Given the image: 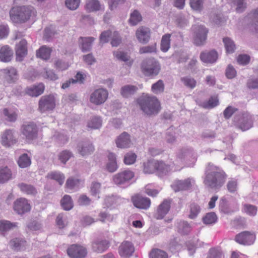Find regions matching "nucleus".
I'll use <instances>...</instances> for the list:
<instances>
[{
	"label": "nucleus",
	"instance_id": "nucleus-1",
	"mask_svg": "<svg viewBox=\"0 0 258 258\" xmlns=\"http://www.w3.org/2000/svg\"><path fill=\"white\" fill-rule=\"evenodd\" d=\"M205 174L204 183L207 187L216 190L220 188L224 184L226 175L219 167L210 163Z\"/></svg>",
	"mask_w": 258,
	"mask_h": 258
},
{
	"label": "nucleus",
	"instance_id": "nucleus-2",
	"mask_svg": "<svg viewBox=\"0 0 258 258\" xmlns=\"http://www.w3.org/2000/svg\"><path fill=\"white\" fill-rule=\"evenodd\" d=\"M138 104L142 111L147 115H156L161 109L160 103L155 96L143 95L137 100Z\"/></svg>",
	"mask_w": 258,
	"mask_h": 258
},
{
	"label": "nucleus",
	"instance_id": "nucleus-3",
	"mask_svg": "<svg viewBox=\"0 0 258 258\" xmlns=\"http://www.w3.org/2000/svg\"><path fill=\"white\" fill-rule=\"evenodd\" d=\"M34 14V9L30 6L14 7L10 11L11 21L18 24L26 22Z\"/></svg>",
	"mask_w": 258,
	"mask_h": 258
},
{
	"label": "nucleus",
	"instance_id": "nucleus-4",
	"mask_svg": "<svg viewBox=\"0 0 258 258\" xmlns=\"http://www.w3.org/2000/svg\"><path fill=\"white\" fill-rule=\"evenodd\" d=\"M143 73L146 76H157L160 70L159 62L154 58H149L143 61L141 65Z\"/></svg>",
	"mask_w": 258,
	"mask_h": 258
},
{
	"label": "nucleus",
	"instance_id": "nucleus-5",
	"mask_svg": "<svg viewBox=\"0 0 258 258\" xmlns=\"http://www.w3.org/2000/svg\"><path fill=\"white\" fill-rule=\"evenodd\" d=\"M192 29L194 43L197 46L203 45L207 40L208 30L202 25H195L192 27Z\"/></svg>",
	"mask_w": 258,
	"mask_h": 258
},
{
	"label": "nucleus",
	"instance_id": "nucleus-6",
	"mask_svg": "<svg viewBox=\"0 0 258 258\" xmlns=\"http://www.w3.org/2000/svg\"><path fill=\"white\" fill-rule=\"evenodd\" d=\"M38 127L33 122L24 123L21 127V133L28 141H32L37 139Z\"/></svg>",
	"mask_w": 258,
	"mask_h": 258
},
{
	"label": "nucleus",
	"instance_id": "nucleus-7",
	"mask_svg": "<svg viewBox=\"0 0 258 258\" xmlns=\"http://www.w3.org/2000/svg\"><path fill=\"white\" fill-rule=\"evenodd\" d=\"M108 96V92L106 89L103 88L97 89L91 94L90 101L96 105H100L106 101Z\"/></svg>",
	"mask_w": 258,
	"mask_h": 258
},
{
	"label": "nucleus",
	"instance_id": "nucleus-8",
	"mask_svg": "<svg viewBox=\"0 0 258 258\" xmlns=\"http://www.w3.org/2000/svg\"><path fill=\"white\" fill-rule=\"evenodd\" d=\"M55 106V100L53 95L42 96L39 102V110L41 112L53 110Z\"/></svg>",
	"mask_w": 258,
	"mask_h": 258
},
{
	"label": "nucleus",
	"instance_id": "nucleus-9",
	"mask_svg": "<svg viewBox=\"0 0 258 258\" xmlns=\"http://www.w3.org/2000/svg\"><path fill=\"white\" fill-rule=\"evenodd\" d=\"M234 121L238 127L242 131L247 130L252 126V116L248 113H244L240 116L235 117Z\"/></svg>",
	"mask_w": 258,
	"mask_h": 258
},
{
	"label": "nucleus",
	"instance_id": "nucleus-10",
	"mask_svg": "<svg viewBox=\"0 0 258 258\" xmlns=\"http://www.w3.org/2000/svg\"><path fill=\"white\" fill-rule=\"evenodd\" d=\"M135 176L134 173L130 170L121 171L113 176V182L118 185L129 182Z\"/></svg>",
	"mask_w": 258,
	"mask_h": 258
},
{
	"label": "nucleus",
	"instance_id": "nucleus-11",
	"mask_svg": "<svg viewBox=\"0 0 258 258\" xmlns=\"http://www.w3.org/2000/svg\"><path fill=\"white\" fill-rule=\"evenodd\" d=\"M1 138L2 144L6 147H10L17 142L14 130L8 129L5 131L2 135Z\"/></svg>",
	"mask_w": 258,
	"mask_h": 258
},
{
	"label": "nucleus",
	"instance_id": "nucleus-12",
	"mask_svg": "<svg viewBox=\"0 0 258 258\" xmlns=\"http://www.w3.org/2000/svg\"><path fill=\"white\" fill-rule=\"evenodd\" d=\"M172 200L171 199H165L158 206L154 217L157 219H162L168 213Z\"/></svg>",
	"mask_w": 258,
	"mask_h": 258
},
{
	"label": "nucleus",
	"instance_id": "nucleus-13",
	"mask_svg": "<svg viewBox=\"0 0 258 258\" xmlns=\"http://www.w3.org/2000/svg\"><path fill=\"white\" fill-rule=\"evenodd\" d=\"M67 253L72 258H83L87 254V250L83 246L73 244L68 248Z\"/></svg>",
	"mask_w": 258,
	"mask_h": 258
},
{
	"label": "nucleus",
	"instance_id": "nucleus-14",
	"mask_svg": "<svg viewBox=\"0 0 258 258\" xmlns=\"http://www.w3.org/2000/svg\"><path fill=\"white\" fill-rule=\"evenodd\" d=\"M255 239V235L248 231H243L235 236V240L239 244L243 245H250L252 244Z\"/></svg>",
	"mask_w": 258,
	"mask_h": 258
},
{
	"label": "nucleus",
	"instance_id": "nucleus-15",
	"mask_svg": "<svg viewBox=\"0 0 258 258\" xmlns=\"http://www.w3.org/2000/svg\"><path fill=\"white\" fill-rule=\"evenodd\" d=\"M136 36L140 43L143 44H146L150 39V30L146 27H140L136 32Z\"/></svg>",
	"mask_w": 258,
	"mask_h": 258
},
{
	"label": "nucleus",
	"instance_id": "nucleus-16",
	"mask_svg": "<svg viewBox=\"0 0 258 258\" xmlns=\"http://www.w3.org/2000/svg\"><path fill=\"white\" fill-rule=\"evenodd\" d=\"M135 251L133 244L130 241H125L121 243L118 248L120 255L124 258L131 256Z\"/></svg>",
	"mask_w": 258,
	"mask_h": 258
},
{
	"label": "nucleus",
	"instance_id": "nucleus-17",
	"mask_svg": "<svg viewBox=\"0 0 258 258\" xmlns=\"http://www.w3.org/2000/svg\"><path fill=\"white\" fill-rule=\"evenodd\" d=\"M132 201L134 205L140 209L147 210L151 205V201L149 198L140 195L132 197Z\"/></svg>",
	"mask_w": 258,
	"mask_h": 258
},
{
	"label": "nucleus",
	"instance_id": "nucleus-18",
	"mask_svg": "<svg viewBox=\"0 0 258 258\" xmlns=\"http://www.w3.org/2000/svg\"><path fill=\"white\" fill-rule=\"evenodd\" d=\"M14 209L18 214H23L29 211L31 207L27 200L25 199L20 198L15 202Z\"/></svg>",
	"mask_w": 258,
	"mask_h": 258
},
{
	"label": "nucleus",
	"instance_id": "nucleus-19",
	"mask_svg": "<svg viewBox=\"0 0 258 258\" xmlns=\"http://www.w3.org/2000/svg\"><path fill=\"white\" fill-rule=\"evenodd\" d=\"M115 143L116 146L121 149L130 148L132 145L130 136L126 132L120 135L116 139Z\"/></svg>",
	"mask_w": 258,
	"mask_h": 258
},
{
	"label": "nucleus",
	"instance_id": "nucleus-20",
	"mask_svg": "<svg viewBox=\"0 0 258 258\" xmlns=\"http://www.w3.org/2000/svg\"><path fill=\"white\" fill-rule=\"evenodd\" d=\"M78 153L82 156H88L94 151V147L89 142L80 143L77 146Z\"/></svg>",
	"mask_w": 258,
	"mask_h": 258
},
{
	"label": "nucleus",
	"instance_id": "nucleus-21",
	"mask_svg": "<svg viewBox=\"0 0 258 258\" xmlns=\"http://www.w3.org/2000/svg\"><path fill=\"white\" fill-rule=\"evenodd\" d=\"M200 58L204 62L213 63L218 59V53L215 50L204 51L201 53Z\"/></svg>",
	"mask_w": 258,
	"mask_h": 258
},
{
	"label": "nucleus",
	"instance_id": "nucleus-22",
	"mask_svg": "<svg viewBox=\"0 0 258 258\" xmlns=\"http://www.w3.org/2000/svg\"><path fill=\"white\" fill-rule=\"evenodd\" d=\"M16 53L17 59L22 61L23 58L27 54V41L23 39L16 45Z\"/></svg>",
	"mask_w": 258,
	"mask_h": 258
},
{
	"label": "nucleus",
	"instance_id": "nucleus-23",
	"mask_svg": "<svg viewBox=\"0 0 258 258\" xmlns=\"http://www.w3.org/2000/svg\"><path fill=\"white\" fill-rule=\"evenodd\" d=\"M10 247L14 250H24L27 247L26 240L22 238H15L10 240L9 242Z\"/></svg>",
	"mask_w": 258,
	"mask_h": 258
},
{
	"label": "nucleus",
	"instance_id": "nucleus-24",
	"mask_svg": "<svg viewBox=\"0 0 258 258\" xmlns=\"http://www.w3.org/2000/svg\"><path fill=\"white\" fill-rule=\"evenodd\" d=\"M191 179L188 178L184 180H177L171 185L173 189L175 191L188 189L191 185Z\"/></svg>",
	"mask_w": 258,
	"mask_h": 258
},
{
	"label": "nucleus",
	"instance_id": "nucleus-25",
	"mask_svg": "<svg viewBox=\"0 0 258 258\" xmlns=\"http://www.w3.org/2000/svg\"><path fill=\"white\" fill-rule=\"evenodd\" d=\"M95 38L93 37H83L79 39V43L81 50L83 52L88 51L91 49L92 44Z\"/></svg>",
	"mask_w": 258,
	"mask_h": 258
},
{
	"label": "nucleus",
	"instance_id": "nucleus-26",
	"mask_svg": "<svg viewBox=\"0 0 258 258\" xmlns=\"http://www.w3.org/2000/svg\"><path fill=\"white\" fill-rule=\"evenodd\" d=\"M13 52L8 45H4L0 49V59L3 62H9L13 57Z\"/></svg>",
	"mask_w": 258,
	"mask_h": 258
},
{
	"label": "nucleus",
	"instance_id": "nucleus-27",
	"mask_svg": "<svg viewBox=\"0 0 258 258\" xmlns=\"http://www.w3.org/2000/svg\"><path fill=\"white\" fill-rule=\"evenodd\" d=\"M109 245L107 241L105 240H96L92 245V250L97 253H101L107 249Z\"/></svg>",
	"mask_w": 258,
	"mask_h": 258
},
{
	"label": "nucleus",
	"instance_id": "nucleus-28",
	"mask_svg": "<svg viewBox=\"0 0 258 258\" xmlns=\"http://www.w3.org/2000/svg\"><path fill=\"white\" fill-rule=\"evenodd\" d=\"M113 54L118 60L125 62L128 66L131 67L132 65L133 60L131 58L127 53L117 50L113 51Z\"/></svg>",
	"mask_w": 258,
	"mask_h": 258
},
{
	"label": "nucleus",
	"instance_id": "nucleus-29",
	"mask_svg": "<svg viewBox=\"0 0 258 258\" xmlns=\"http://www.w3.org/2000/svg\"><path fill=\"white\" fill-rule=\"evenodd\" d=\"M108 162L106 164V169L109 172H114L118 168L116 160V155L112 153H109L108 155Z\"/></svg>",
	"mask_w": 258,
	"mask_h": 258
},
{
	"label": "nucleus",
	"instance_id": "nucleus-30",
	"mask_svg": "<svg viewBox=\"0 0 258 258\" xmlns=\"http://www.w3.org/2000/svg\"><path fill=\"white\" fill-rule=\"evenodd\" d=\"M44 90V86L40 83L37 86H33L29 88L27 93L32 97H37L43 93Z\"/></svg>",
	"mask_w": 258,
	"mask_h": 258
},
{
	"label": "nucleus",
	"instance_id": "nucleus-31",
	"mask_svg": "<svg viewBox=\"0 0 258 258\" xmlns=\"http://www.w3.org/2000/svg\"><path fill=\"white\" fill-rule=\"evenodd\" d=\"M137 90L138 88L136 86L126 85L121 88L120 93L123 97L127 98L134 94Z\"/></svg>",
	"mask_w": 258,
	"mask_h": 258
},
{
	"label": "nucleus",
	"instance_id": "nucleus-32",
	"mask_svg": "<svg viewBox=\"0 0 258 258\" xmlns=\"http://www.w3.org/2000/svg\"><path fill=\"white\" fill-rule=\"evenodd\" d=\"M102 120L99 116H95L91 117L87 123V127L92 130L98 129L102 126Z\"/></svg>",
	"mask_w": 258,
	"mask_h": 258
},
{
	"label": "nucleus",
	"instance_id": "nucleus-33",
	"mask_svg": "<svg viewBox=\"0 0 258 258\" xmlns=\"http://www.w3.org/2000/svg\"><path fill=\"white\" fill-rule=\"evenodd\" d=\"M101 5L98 0H88L85 5L86 10L89 12L100 10Z\"/></svg>",
	"mask_w": 258,
	"mask_h": 258
},
{
	"label": "nucleus",
	"instance_id": "nucleus-34",
	"mask_svg": "<svg viewBox=\"0 0 258 258\" xmlns=\"http://www.w3.org/2000/svg\"><path fill=\"white\" fill-rule=\"evenodd\" d=\"M157 161L149 160L144 163V172L145 173L151 174L156 170Z\"/></svg>",
	"mask_w": 258,
	"mask_h": 258
},
{
	"label": "nucleus",
	"instance_id": "nucleus-35",
	"mask_svg": "<svg viewBox=\"0 0 258 258\" xmlns=\"http://www.w3.org/2000/svg\"><path fill=\"white\" fill-rule=\"evenodd\" d=\"M46 177L50 179L56 180L60 185H62L65 178L64 175L57 171L51 172L47 174Z\"/></svg>",
	"mask_w": 258,
	"mask_h": 258
},
{
	"label": "nucleus",
	"instance_id": "nucleus-36",
	"mask_svg": "<svg viewBox=\"0 0 258 258\" xmlns=\"http://www.w3.org/2000/svg\"><path fill=\"white\" fill-rule=\"evenodd\" d=\"M171 34H166L164 35L161 39L160 48L163 52H166L170 47Z\"/></svg>",
	"mask_w": 258,
	"mask_h": 258
},
{
	"label": "nucleus",
	"instance_id": "nucleus-37",
	"mask_svg": "<svg viewBox=\"0 0 258 258\" xmlns=\"http://www.w3.org/2000/svg\"><path fill=\"white\" fill-rule=\"evenodd\" d=\"M3 72L6 75V78L8 81L14 82L17 79V73L15 68H6L4 69Z\"/></svg>",
	"mask_w": 258,
	"mask_h": 258
},
{
	"label": "nucleus",
	"instance_id": "nucleus-38",
	"mask_svg": "<svg viewBox=\"0 0 258 258\" xmlns=\"http://www.w3.org/2000/svg\"><path fill=\"white\" fill-rule=\"evenodd\" d=\"M50 53L51 50L49 48L42 46L37 51L36 55L42 59L47 60L50 57Z\"/></svg>",
	"mask_w": 258,
	"mask_h": 258
},
{
	"label": "nucleus",
	"instance_id": "nucleus-39",
	"mask_svg": "<svg viewBox=\"0 0 258 258\" xmlns=\"http://www.w3.org/2000/svg\"><path fill=\"white\" fill-rule=\"evenodd\" d=\"M11 177V171L7 167L0 168V183H4L7 181Z\"/></svg>",
	"mask_w": 258,
	"mask_h": 258
},
{
	"label": "nucleus",
	"instance_id": "nucleus-40",
	"mask_svg": "<svg viewBox=\"0 0 258 258\" xmlns=\"http://www.w3.org/2000/svg\"><path fill=\"white\" fill-rule=\"evenodd\" d=\"M18 186L22 192H25L28 195H34L37 193L35 187L30 184L21 183H19Z\"/></svg>",
	"mask_w": 258,
	"mask_h": 258
},
{
	"label": "nucleus",
	"instance_id": "nucleus-41",
	"mask_svg": "<svg viewBox=\"0 0 258 258\" xmlns=\"http://www.w3.org/2000/svg\"><path fill=\"white\" fill-rule=\"evenodd\" d=\"M171 170L170 165L165 164L163 161H157L156 171L160 174H166Z\"/></svg>",
	"mask_w": 258,
	"mask_h": 258
},
{
	"label": "nucleus",
	"instance_id": "nucleus-42",
	"mask_svg": "<svg viewBox=\"0 0 258 258\" xmlns=\"http://www.w3.org/2000/svg\"><path fill=\"white\" fill-rule=\"evenodd\" d=\"M17 227V223H11L9 221H0V231L7 232Z\"/></svg>",
	"mask_w": 258,
	"mask_h": 258
},
{
	"label": "nucleus",
	"instance_id": "nucleus-43",
	"mask_svg": "<svg viewBox=\"0 0 258 258\" xmlns=\"http://www.w3.org/2000/svg\"><path fill=\"white\" fill-rule=\"evenodd\" d=\"M61 205L64 210H70L73 207V203L71 197L69 195H65L61 201Z\"/></svg>",
	"mask_w": 258,
	"mask_h": 258
},
{
	"label": "nucleus",
	"instance_id": "nucleus-44",
	"mask_svg": "<svg viewBox=\"0 0 258 258\" xmlns=\"http://www.w3.org/2000/svg\"><path fill=\"white\" fill-rule=\"evenodd\" d=\"M80 180L76 178L70 177L67 180L66 187L69 190H75L79 188Z\"/></svg>",
	"mask_w": 258,
	"mask_h": 258
},
{
	"label": "nucleus",
	"instance_id": "nucleus-45",
	"mask_svg": "<svg viewBox=\"0 0 258 258\" xmlns=\"http://www.w3.org/2000/svg\"><path fill=\"white\" fill-rule=\"evenodd\" d=\"M223 42L226 50L228 53H233L235 49V45L234 42L229 38L225 37L223 39Z\"/></svg>",
	"mask_w": 258,
	"mask_h": 258
},
{
	"label": "nucleus",
	"instance_id": "nucleus-46",
	"mask_svg": "<svg viewBox=\"0 0 258 258\" xmlns=\"http://www.w3.org/2000/svg\"><path fill=\"white\" fill-rule=\"evenodd\" d=\"M189 224L185 221H180L178 224V231L182 234H187L191 230Z\"/></svg>",
	"mask_w": 258,
	"mask_h": 258
},
{
	"label": "nucleus",
	"instance_id": "nucleus-47",
	"mask_svg": "<svg viewBox=\"0 0 258 258\" xmlns=\"http://www.w3.org/2000/svg\"><path fill=\"white\" fill-rule=\"evenodd\" d=\"M31 159L27 154H23L19 158L18 163L21 168H26L31 164Z\"/></svg>",
	"mask_w": 258,
	"mask_h": 258
},
{
	"label": "nucleus",
	"instance_id": "nucleus-48",
	"mask_svg": "<svg viewBox=\"0 0 258 258\" xmlns=\"http://www.w3.org/2000/svg\"><path fill=\"white\" fill-rule=\"evenodd\" d=\"M217 220V216L214 212L208 213L203 218L204 223L207 225L213 224L216 223Z\"/></svg>",
	"mask_w": 258,
	"mask_h": 258
},
{
	"label": "nucleus",
	"instance_id": "nucleus-49",
	"mask_svg": "<svg viewBox=\"0 0 258 258\" xmlns=\"http://www.w3.org/2000/svg\"><path fill=\"white\" fill-rule=\"evenodd\" d=\"M181 81L186 87L194 89L197 85V81L195 79L189 76H186L181 78Z\"/></svg>",
	"mask_w": 258,
	"mask_h": 258
},
{
	"label": "nucleus",
	"instance_id": "nucleus-50",
	"mask_svg": "<svg viewBox=\"0 0 258 258\" xmlns=\"http://www.w3.org/2000/svg\"><path fill=\"white\" fill-rule=\"evenodd\" d=\"M150 258H168L167 253L160 249H153L150 253Z\"/></svg>",
	"mask_w": 258,
	"mask_h": 258
},
{
	"label": "nucleus",
	"instance_id": "nucleus-51",
	"mask_svg": "<svg viewBox=\"0 0 258 258\" xmlns=\"http://www.w3.org/2000/svg\"><path fill=\"white\" fill-rule=\"evenodd\" d=\"M142 20V17L140 13L137 10H135L131 14L129 21L132 25L135 26L141 22Z\"/></svg>",
	"mask_w": 258,
	"mask_h": 258
},
{
	"label": "nucleus",
	"instance_id": "nucleus-52",
	"mask_svg": "<svg viewBox=\"0 0 258 258\" xmlns=\"http://www.w3.org/2000/svg\"><path fill=\"white\" fill-rule=\"evenodd\" d=\"M164 85L163 82L160 80L152 86V91L156 94L162 93L164 91Z\"/></svg>",
	"mask_w": 258,
	"mask_h": 258
},
{
	"label": "nucleus",
	"instance_id": "nucleus-53",
	"mask_svg": "<svg viewBox=\"0 0 258 258\" xmlns=\"http://www.w3.org/2000/svg\"><path fill=\"white\" fill-rule=\"evenodd\" d=\"M41 75L45 79H47L51 81H55L58 78L57 75L51 70L44 69L43 72L41 73Z\"/></svg>",
	"mask_w": 258,
	"mask_h": 258
},
{
	"label": "nucleus",
	"instance_id": "nucleus-54",
	"mask_svg": "<svg viewBox=\"0 0 258 258\" xmlns=\"http://www.w3.org/2000/svg\"><path fill=\"white\" fill-rule=\"evenodd\" d=\"M173 58L178 63L185 62L188 59L187 54L184 52L176 51L172 54Z\"/></svg>",
	"mask_w": 258,
	"mask_h": 258
},
{
	"label": "nucleus",
	"instance_id": "nucleus-55",
	"mask_svg": "<svg viewBox=\"0 0 258 258\" xmlns=\"http://www.w3.org/2000/svg\"><path fill=\"white\" fill-rule=\"evenodd\" d=\"M3 113L6 119L9 121L14 122L17 118V114L12 110L5 108L3 110Z\"/></svg>",
	"mask_w": 258,
	"mask_h": 258
},
{
	"label": "nucleus",
	"instance_id": "nucleus-56",
	"mask_svg": "<svg viewBox=\"0 0 258 258\" xmlns=\"http://www.w3.org/2000/svg\"><path fill=\"white\" fill-rule=\"evenodd\" d=\"M201 211L200 207L196 203H192L190 206V214L189 217L190 219H195Z\"/></svg>",
	"mask_w": 258,
	"mask_h": 258
},
{
	"label": "nucleus",
	"instance_id": "nucleus-57",
	"mask_svg": "<svg viewBox=\"0 0 258 258\" xmlns=\"http://www.w3.org/2000/svg\"><path fill=\"white\" fill-rule=\"evenodd\" d=\"M136 159L137 155L135 153L128 152L124 155L123 161L126 165H131L135 162Z\"/></svg>",
	"mask_w": 258,
	"mask_h": 258
},
{
	"label": "nucleus",
	"instance_id": "nucleus-58",
	"mask_svg": "<svg viewBox=\"0 0 258 258\" xmlns=\"http://www.w3.org/2000/svg\"><path fill=\"white\" fill-rule=\"evenodd\" d=\"M111 37V44L113 47L118 46L121 42V38L117 31L112 32Z\"/></svg>",
	"mask_w": 258,
	"mask_h": 258
},
{
	"label": "nucleus",
	"instance_id": "nucleus-59",
	"mask_svg": "<svg viewBox=\"0 0 258 258\" xmlns=\"http://www.w3.org/2000/svg\"><path fill=\"white\" fill-rule=\"evenodd\" d=\"M219 103L217 97H212L207 102H203V106L205 108H212L216 106Z\"/></svg>",
	"mask_w": 258,
	"mask_h": 258
},
{
	"label": "nucleus",
	"instance_id": "nucleus-60",
	"mask_svg": "<svg viewBox=\"0 0 258 258\" xmlns=\"http://www.w3.org/2000/svg\"><path fill=\"white\" fill-rule=\"evenodd\" d=\"M245 0H234V4L236 6L235 10L237 13L243 12L246 8Z\"/></svg>",
	"mask_w": 258,
	"mask_h": 258
},
{
	"label": "nucleus",
	"instance_id": "nucleus-61",
	"mask_svg": "<svg viewBox=\"0 0 258 258\" xmlns=\"http://www.w3.org/2000/svg\"><path fill=\"white\" fill-rule=\"evenodd\" d=\"M99 220L102 222H105L106 221L111 222L115 216L113 215H111L106 212H101L99 214Z\"/></svg>",
	"mask_w": 258,
	"mask_h": 258
},
{
	"label": "nucleus",
	"instance_id": "nucleus-62",
	"mask_svg": "<svg viewBox=\"0 0 258 258\" xmlns=\"http://www.w3.org/2000/svg\"><path fill=\"white\" fill-rule=\"evenodd\" d=\"M59 159L63 164H65L72 157L73 154L69 151L64 150L59 154Z\"/></svg>",
	"mask_w": 258,
	"mask_h": 258
},
{
	"label": "nucleus",
	"instance_id": "nucleus-63",
	"mask_svg": "<svg viewBox=\"0 0 258 258\" xmlns=\"http://www.w3.org/2000/svg\"><path fill=\"white\" fill-rule=\"evenodd\" d=\"M176 22L177 26L180 28L185 27L188 23L187 18L182 14H179L177 16Z\"/></svg>",
	"mask_w": 258,
	"mask_h": 258
},
{
	"label": "nucleus",
	"instance_id": "nucleus-64",
	"mask_svg": "<svg viewBox=\"0 0 258 258\" xmlns=\"http://www.w3.org/2000/svg\"><path fill=\"white\" fill-rule=\"evenodd\" d=\"M223 256L221 250L216 248H211L209 251L208 258H223Z\"/></svg>",
	"mask_w": 258,
	"mask_h": 258
}]
</instances>
